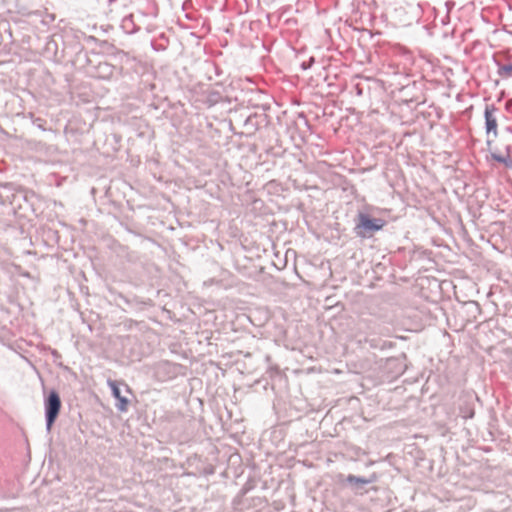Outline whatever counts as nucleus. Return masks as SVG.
Segmentation results:
<instances>
[{
	"label": "nucleus",
	"mask_w": 512,
	"mask_h": 512,
	"mask_svg": "<svg viewBox=\"0 0 512 512\" xmlns=\"http://www.w3.org/2000/svg\"><path fill=\"white\" fill-rule=\"evenodd\" d=\"M45 409L47 428L50 430L61 409V400L56 391L50 392L48 398L45 401Z\"/></svg>",
	"instance_id": "f257e3e1"
},
{
	"label": "nucleus",
	"mask_w": 512,
	"mask_h": 512,
	"mask_svg": "<svg viewBox=\"0 0 512 512\" xmlns=\"http://www.w3.org/2000/svg\"><path fill=\"white\" fill-rule=\"evenodd\" d=\"M384 222L379 219H371L367 215L359 216V223L356 225V233L358 236L365 238L368 231H378L382 229Z\"/></svg>",
	"instance_id": "f03ea898"
},
{
	"label": "nucleus",
	"mask_w": 512,
	"mask_h": 512,
	"mask_svg": "<svg viewBox=\"0 0 512 512\" xmlns=\"http://www.w3.org/2000/svg\"><path fill=\"white\" fill-rule=\"evenodd\" d=\"M497 109L494 106H486L485 109V124H486V133L488 136L492 135L493 138L497 137Z\"/></svg>",
	"instance_id": "7ed1b4c3"
},
{
	"label": "nucleus",
	"mask_w": 512,
	"mask_h": 512,
	"mask_svg": "<svg viewBox=\"0 0 512 512\" xmlns=\"http://www.w3.org/2000/svg\"><path fill=\"white\" fill-rule=\"evenodd\" d=\"M117 400H118V404H117L118 410H120L122 412L126 411L128 408V403H129L127 398L121 396L120 399H117Z\"/></svg>",
	"instance_id": "20e7f679"
},
{
	"label": "nucleus",
	"mask_w": 512,
	"mask_h": 512,
	"mask_svg": "<svg viewBox=\"0 0 512 512\" xmlns=\"http://www.w3.org/2000/svg\"><path fill=\"white\" fill-rule=\"evenodd\" d=\"M109 386L112 390V393H113V396L116 398V399H120L121 395H120V390L116 384V382L114 381H110L109 382Z\"/></svg>",
	"instance_id": "39448f33"
},
{
	"label": "nucleus",
	"mask_w": 512,
	"mask_h": 512,
	"mask_svg": "<svg viewBox=\"0 0 512 512\" xmlns=\"http://www.w3.org/2000/svg\"><path fill=\"white\" fill-rule=\"evenodd\" d=\"M348 481L350 483H361V484H367L369 481L365 479L358 478L356 476L350 475L348 476Z\"/></svg>",
	"instance_id": "423d86ee"
},
{
	"label": "nucleus",
	"mask_w": 512,
	"mask_h": 512,
	"mask_svg": "<svg viewBox=\"0 0 512 512\" xmlns=\"http://www.w3.org/2000/svg\"><path fill=\"white\" fill-rule=\"evenodd\" d=\"M501 74L505 76H509L512 74V66H504L501 68Z\"/></svg>",
	"instance_id": "0eeeda50"
},
{
	"label": "nucleus",
	"mask_w": 512,
	"mask_h": 512,
	"mask_svg": "<svg viewBox=\"0 0 512 512\" xmlns=\"http://www.w3.org/2000/svg\"><path fill=\"white\" fill-rule=\"evenodd\" d=\"M492 157L495 160L499 161V162H505L506 161V157L504 155H502V154H497L495 152H492Z\"/></svg>",
	"instance_id": "6e6552de"
}]
</instances>
